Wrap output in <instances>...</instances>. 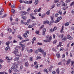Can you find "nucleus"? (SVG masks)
I'll return each instance as SVG.
<instances>
[{
  "label": "nucleus",
  "instance_id": "1",
  "mask_svg": "<svg viewBox=\"0 0 74 74\" xmlns=\"http://www.w3.org/2000/svg\"><path fill=\"white\" fill-rule=\"evenodd\" d=\"M13 65L14 66H12L11 67V70L13 71L15 69H18V64H16V63H14L13 64Z\"/></svg>",
  "mask_w": 74,
  "mask_h": 74
},
{
  "label": "nucleus",
  "instance_id": "2",
  "mask_svg": "<svg viewBox=\"0 0 74 74\" xmlns=\"http://www.w3.org/2000/svg\"><path fill=\"white\" fill-rule=\"evenodd\" d=\"M29 33V31H26V33L23 34V36L26 38L27 37V34H28Z\"/></svg>",
  "mask_w": 74,
  "mask_h": 74
},
{
  "label": "nucleus",
  "instance_id": "3",
  "mask_svg": "<svg viewBox=\"0 0 74 74\" xmlns=\"http://www.w3.org/2000/svg\"><path fill=\"white\" fill-rule=\"evenodd\" d=\"M52 39V36H50L49 38V40H48V39L45 40H43V41L44 42H49Z\"/></svg>",
  "mask_w": 74,
  "mask_h": 74
},
{
  "label": "nucleus",
  "instance_id": "4",
  "mask_svg": "<svg viewBox=\"0 0 74 74\" xmlns=\"http://www.w3.org/2000/svg\"><path fill=\"white\" fill-rule=\"evenodd\" d=\"M21 51L23 52V51H24V49H25V45H21Z\"/></svg>",
  "mask_w": 74,
  "mask_h": 74
},
{
  "label": "nucleus",
  "instance_id": "5",
  "mask_svg": "<svg viewBox=\"0 0 74 74\" xmlns=\"http://www.w3.org/2000/svg\"><path fill=\"white\" fill-rule=\"evenodd\" d=\"M30 19H29L27 20V23H24V25H29V23H30Z\"/></svg>",
  "mask_w": 74,
  "mask_h": 74
},
{
  "label": "nucleus",
  "instance_id": "6",
  "mask_svg": "<svg viewBox=\"0 0 74 74\" xmlns=\"http://www.w3.org/2000/svg\"><path fill=\"white\" fill-rule=\"evenodd\" d=\"M24 3H26V4H31V3H32V1H25Z\"/></svg>",
  "mask_w": 74,
  "mask_h": 74
},
{
  "label": "nucleus",
  "instance_id": "7",
  "mask_svg": "<svg viewBox=\"0 0 74 74\" xmlns=\"http://www.w3.org/2000/svg\"><path fill=\"white\" fill-rule=\"evenodd\" d=\"M36 25V23H34L32 25H29L28 26L29 28H32L33 26H34L35 25Z\"/></svg>",
  "mask_w": 74,
  "mask_h": 74
},
{
  "label": "nucleus",
  "instance_id": "8",
  "mask_svg": "<svg viewBox=\"0 0 74 74\" xmlns=\"http://www.w3.org/2000/svg\"><path fill=\"white\" fill-rule=\"evenodd\" d=\"M64 29V26H62V27L60 31V33H64V31H63Z\"/></svg>",
  "mask_w": 74,
  "mask_h": 74
},
{
  "label": "nucleus",
  "instance_id": "9",
  "mask_svg": "<svg viewBox=\"0 0 74 74\" xmlns=\"http://www.w3.org/2000/svg\"><path fill=\"white\" fill-rule=\"evenodd\" d=\"M66 40H67V37H64L62 39V42H64V41H66Z\"/></svg>",
  "mask_w": 74,
  "mask_h": 74
},
{
  "label": "nucleus",
  "instance_id": "10",
  "mask_svg": "<svg viewBox=\"0 0 74 74\" xmlns=\"http://www.w3.org/2000/svg\"><path fill=\"white\" fill-rule=\"evenodd\" d=\"M18 51V49H16L13 52V53H14V54H15V55H16V53H17Z\"/></svg>",
  "mask_w": 74,
  "mask_h": 74
},
{
  "label": "nucleus",
  "instance_id": "11",
  "mask_svg": "<svg viewBox=\"0 0 74 74\" xmlns=\"http://www.w3.org/2000/svg\"><path fill=\"white\" fill-rule=\"evenodd\" d=\"M42 52V53L43 56H44V57H45V56H46V54H47L46 52L43 51Z\"/></svg>",
  "mask_w": 74,
  "mask_h": 74
},
{
  "label": "nucleus",
  "instance_id": "12",
  "mask_svg": "<svg viewBox=\"0 0 74 74\" xmlns=\"http://www.w3.org/2000/svg\"><path fill=\"white\" fill-rule=\"evenodd\" d=\"M63 36H64V35L63 34L58 35V37H59V38H60V37H61V38H63Z\"/></svg>",
  "mask_w": 74,
  "mask_h": 74
},
{
  "label": "nucleus",
  "instance_id": "13",
  "mask_svg": "<svg viewBox=\"0 0 74 74\" xmlns=\"http://www.w3.org/2000/svg\"><path fill=\"white\" fill-rule=\"evenodd\" d=\"M67 38H68V39H69V40H71V36H70V35L68 34L67 36Z\"/></svg>",
  "mask_w": 74,
  "mask_h": 74
},
{
  "label": "nucleus",
  "instance_id": "14",
  "mask_svg": "<svg viewBox=\"0 0 74 74\" xmlns=\"http://www.w3.org/2000/svg\"><path fill=\"white\" fill-rule=\"evenodd\" d=\"M3 11H4V9H2L1 11H0V15H3L2 12H3Z\"/></svg>",
  "mask_w": 74,
  "mask_h": 74
},
{
  "label": "nucleus",
  "instance_id": "15",
  "mask_svg": "<svg viewBox=\"0 0 74 74\" xmlns=\"http://www.w3.org/2000/svg\"><path fill=\"white\" fill-rule=\"evenodd\" d=\"M6 59H7L8 62H9L10 61V60L11 59H12V58H11V59H10V58H9V57H6Z\"/></svg>",
  "mask_w": 74,
  "mask_h": 74
},
{
  "label": "nucleus",
  "instance_id": "16",
  "mask_svg": "<svg viewBox=\"0 0 74 74\" xmlns=\"http://www.w3.org/2000/svg\"><path fill=\"white\" fill-rule=\"evenodd\" d=\"M38 50L40 52H43V50H42V49L41 48H38Z\"/></svg>",
  "mask_w": 74,
  "mask_h": 74
},
{
  "label": "nucleus",
  "instance_id": "17",
  "mask_svg": "<svg viewBox=\"0 0 74 74\" xmlns=\"http://www.w3.org/2000/svg\"><path fill=\"white\" fill-rule=\"evenodd\" d=\"M39 1L38 0H36L35 1V5H37Z\"/></svg>",
  "mask_w": 74,
  "mask_h": 74
},
{
  "label": "nucleus",
  "instance_id": "18",
  "mask_svg": "<svg viewBox=\"0 0 74 74\" xmlns=\"http://www.w3.org/2000/svg\"><path fill=\"white\" fill-rule=\"evenodd\" d=\"M17 37H18L20 40H23V38L21 37L20 35H18Z\"/></svg>",
  "mask_w": 74,
  "mask_h": 74
},
{
  "label": "nucleus",
  "instance_id": "19",
  "mask_svg": "<svg viewBox=\"0 0 74 74\" xmlns=\"http://www.w3.org/2000/svg\"><path fill=\"white\" fill-rule=\"evenodd\" d=\"M62 19V17L60 16V17H58L57 18V20H58V21H60V20H61Z\"/></svg>",
  "mask_w": 74,
  "mask_h": 74
},
{
  "label": "nucleus",
  "instance_id": "20",
  "mask_svg": "<svg viewBox=\"0 0 74 74\" xmlns=\"http://www.w3.org/2000/svg\"><path fill=\"white\" fill-rule=\"evenodd\" d=\"M58 12L60 14V15H62V11L60 10L58 11Z\"/></svg>",
  "mask_w": 74,
  "mask_h": 74
},
{
  "label": "nucleus",
  "instance_id": "21",
  "mask_svg": "<svg viewBox=\"0 0 74 74\" xmlns=\"http://www.w3.org/2000/svg\"><path fill=\"white\" fill-rule=\"evenodd\" d=\"M56 56L58 58H59L60 57V54L59 53H57L56 54Z\"/></svg>",
  "mask_w": 74,
  "mask_h": 74
},
{
  "label": "nucleus",
  "instance_id": "22",
  "mask_svg": "<svg viewBox=\"0 0 74 74\" xmlns=\"http://www.w3.org/2000/svg\"><path fill=\"white\" fill-rule=\"evenodd\" d=\"M10 48V47H9V46H8L5 48V51H7L8 49H9Z\"/></svg>",
  "mask_w": 74,
  "mask_h": 74
},
{
  "label": "nucleus",
  "instance_id": "23",
  "mask_svg": "<svg viewBox=\"0 0 74 74\" xmlns=\"http://www.w3.org/2000/svg\"><path fill=\"white\" fill-rule=\"evenodd\" d=\"M19 60V57H16V58L14 60L15 61H18Z\"/></svg>",
  "mask_w": 74,
  "mask_h": 74
},
{
  "label": "nucleus",
  "instance_id": "24",
  "mask_svg": "<svg viewBox=\"0 0 74 74\" xmlns=\"http://www.w3.org/2000/svg\"><path fill=\"white\" fill-rule=\"evenodd\" d=\"M71 66H73V67H74V62L73 61H72L71 62Z\"/></svg>",
  "mask_w": 74,
  "mask_h": 74
},
{
  "label": "nucleus",
  "instance_id": "25",
  "mask_svg": "<svg viewBox=\"0 0 74 74\" xmlns=\"http://www.w3.org/2000/svg\"><path fill=\"white\" fill-rule=\"evenodd\" d=\"M11 12L12 14H15V10H14V9H12V10Z\"/></svg>",
  "mask_w": 74,
  "mask_h": 74
},
{
  "label": "nucleus",
  "instance_id": "26",
  "mask_svg": "<svg viewBox=\"0 0 74 74\" xmlns=\"http://www.w3.org/2000/svg\"><path fill=\"white\" fill-rule=\"evenodd\" d=\"M7 30L8 32H12V30L11 29V28L8 29Z\"/></svg>",
  "mask_w": 74,
  "mask_h": 74
},
{
  "label": "nucleus",
  "instance_id": "27",
  "mask_svg": "<svg viewBox=\"0 0 74 74\" xmlns=\"http://www.w3.org/2000/svg\"><path fill=\"white\" fill-rule=\"evenodd\" d=\"M15 5H12L11 6V7L12 8H15Z\"/></svg>",
  "mask_w": 74,
  "mask_h": 74
},
{
  "label": "nucleus",
  "instance_id": "28",
  "mask_svg": "<svg viewBox=\"0 0 74 74\" xmlns=\"http://www.w3.org/2000/svg\"><path fill=\"white\" fill-rule=\"evenodd\" d=\"M41 59V57L40 56H38L36 57V60H37L38 59Z\"/></svg>",
  "mask_w": 74,
  "mask_h": 74
},
{
  "label": "nucleus",
  "instance_id": "29",
  "mask_svg": "<svg viewBox=\"0 0 74 74\" xmlns=\"http://www.w3.org/2000/svg\"><path fill=\"white\" fill-rule=\"evenodd\" d=\"M25 65L26 67H27L28 66H29V64L28 63V62H27L25 63Z\"/></svg>",
  "mask_w": 74,
  "mask_h": 74
},
{
  "label": "nucleus",
  "instance_id": "30",
  "mask_svg": "<svg viewBox=\"0 0 74 74\" xmlns=\"http://www.w3.org/2000/svg\"><path fill=\"white\" fill-rule=\"evenodd\" d=\"M49 35H48L47 36H46V39H47V40H49Z\"/></svg>",
  "mask_w": 74,
  "mask_h": 74
},
{
  "label": "nucleus",
  "instance_id": "31",
  "mask_svg": "<svg viewBox=\"0 0 74 74\" xmlns=\"http://www.w3.org/2000/svg\"><path fill=\"white\" fill-rule=\"evenodd\" d=\"M45 16V14L44 13L42 15V16L41 17L42 18H44Z\"/></svg>",
  "mask_w": 74,
  "mask_h": 74
},
{
  "label": "nucleus",
  "instance_id": "32",
  "mask_svg": "<svg viewBox=\"0 0 74 74\" xmlns=\"http://www.w3.org/2000/svg\"><path fill=\"white\" fill-rule=\"evenodd\" d=\"M71 14H72L73 15H74V9H73L72 10V11H71Z\"/></svg>",
  "mask_w": 74,
  "mask_h": 74
},
{
  "label": "nucleus",
  "instance_id": "33",
  "mask_svg": "<svg viewBox=\"0 0 74 74\" xmlns=\"http://www.w3.org/2000/svg\"><path fill=\"white\" fill-rule=\"evenodd\" d=\"M27 52L28 53L32 52H33V50H32V49H31L29 50H28Z\"/></svg>",
  "mask_w": 74,
  "mask_h": 74
},
{
  "label": "nucleus",
  "instance_id": "34",
  "mask_svg": "<svg viewBox=\"0 0 74 74\" xmlns=\"http://www.w3.org/2000/svg\"><path fill=\"white\" fill-rule=\"evenodd\" d=\"M69 23H66L65 24V26H69Z\"/></svg>",
  "mask_w": 74,
  "mask_h": 74
},
{
  "label": "nucleus",
  "instance_id": "35",
  "mask_svg": "<svg viewBox=\"0 0 74 74\" xmlns=\"http://www.w3.org/2000/svg\"><path fill=\"white\" fill-rule=\"evenodd\" d=\"M54 31V30H53V29H50V32L51 33H52V32H53Z\"/></svg>",
  "mask_w": 74,
  "mask_h": 74
},
{
  "label": "nucleus",
  "instance_id": "36",
  "mask_svg": "<svg viewBox=\"0 0 74 74\" xmlns=\"http://www.w3.org/2000/svg\"><path fill=\"white\" fill-rule=\"evenodd\" d=\"M62 62H60L58 63V65H62Z\"/></svg>",
  "mask_w": 74,
  "mask_h": 74
},
{
  "label": "nucleus",
  "instance_id": "37",
  "mask_svg": "<svg viewBox=\"0 0 74 74\" xmlns=\"http://www.w3.org/2000/svg\"><path fill=\"white\" fill-rule=\"evenodd\" d=\"M71 1V0H66L65 2L66 3H69Z\"/></svg>",
  "mask_w": 74,
  "mask_h": 74
},
{
  "label": "nucleus",
  "instance_id": "38",
  "mask_svg": "<svg viewBox=\"0 0 74 74\" xmlns=\"http://www.w3.org/2000/svg\"><path fill=\"white\" fill-rule=\"evenodd\" d=\"M57 5V6H58V7H59L60 5V2L58 3Z\"/></svg>",
  "mask_w": 74,
  "mask_h": 74
},
{
  "label": "nucleus",
  "instance_id": "39",
  "mask_svg": "<svg viewBox=\"0 0 74 74\" xmlns=\"http://www.w3.org/2000/svg\"><path fill=\"white\" fill-rule=\"evenodd\" d=\"M22 19H24V20H25L26 19V18L25 17V16H22L21 17Z\"/></svg>",
  "mask_w": 74,
  "mask_h": 74
},
{
  "label": "nucleus",
  "instance_id": "40",
  "mask_svg": "<svg viewBox=\"0 0 74 74\" xmlns=\"http://www.w3.org/2000/svg\"><path fill=\"white\" fill-rule=\"evenodd\" d=\"M9 44H10L9 42H7L6 43V45H9Z\"/></svg>",
  "mask_w": 74,
  "mask_h": 74
},
{
  "label": "nucleus",
  "instance_id": "41",
  "mask_svg": "<svg viewBox=\"0 0 74 74\" xmlns=\"http://www.w3.org/2000/svg\"><path fill=\"white\" fill-rule=\"evenodd\" d=\"M58 2H59V0H55L54 1V3H58Z\"/></svg>",
  "mask_w": 74,
  "mask_h": 74
},
{
  "label": "nucleus",
  "instance_id": "42",
  "mask_svg": "<svg viewBox=\"0 0 74 74\" xmlns=\"http://www.w3.org/2000/svg\"><path fill=\"white\" fill-rule=\"evenodd\" d=\"M44 72H45V73H48V72L47 71V70L46 69H45L43 70Z\"/></svg>",
  "mask_w": 74,
  "mask_h": 74
},
{
  "label": "nucleus",
  "instance_id": "43",
  "mask_svg": "<svg viewBox=\"0 0 74 74\" xmlns=\"http://www.w3.org/2000/svg\"><path fill=\"white\" fill-rule=\"evenodd\" d=\"M46 32V29L45 28H43L42 29V32Z\"/></svg>",
  "mask_w": 74,
  "mask_h": 74
},
{
  "label": "nucleus",
  "instance_id": "44",
  "mask_svg": "<svg viewBox=\"0 0 74 74\" xmlns=\"http://www.w3.org/2000/svg\"><path fill=\"white\" fill-rule=\"evenodd\" d=\"M44 27V25H42L41 27L40 28V30H41V29H42L43 27Z\"/></svg>",
  "mask_w": 74,
  "mask_h": 74
},
{
  "label": "nucleus",
  "instance_id": "45",
  "mask_svg": "<svg viewBox=\"0 0 74 74\" xmlns=\"http://www.w3.org/2000/svg\"><path fill=\"white\" fill-rule=\"evenodd\" d=\"M64 71H65V70H63L62 71V72L61 73V74H64Z\"/></svg>",
  "mask_w": 74,
  "mask_h": 74
},
{
  "label": "nucleus",
  "instance_id": "46",
  "mask_svg": "<svg viewBox=\"0 0 74 74\" xmlns=\"http://www.w3.org/2000/svg\"><path fill=\"white\" fill-rule=\"evenodd\" d=\"M64 49L63 47H62L60 49V51H63Z\"/></svg>",
  "mask_w": 74,
  "mask_h": 74
},
{
  "label": "nucleus",
  "instance_id": "47",
  "mask_svg": "<svg viewBox=\"0 0 74 74\" xmlns=\"http://www.w3.org/2000/svg\"><path fill=\"white\" fill-rule=\"evenodd\" d=\"M30 59L31 61H33V58L32 57H30Z\"/></svg>",
  "mask_w": 74,
  "mask_h": 74
},
{
  "label": "nucleus",
  "instance_id": "48",
  "mask_svg": "<svg viewBox=\"0 0 74 74\" xmlns=\"http://www.w3.org/2000/svg\"><path fill=\"white\" fill-rule=\"evenodd\" d=\"M35 33L37 34H39V31H36V32Z\"/></svg>",
  "mask_w": 74,
  "mask_h": 74
},
{
  "label": "nucleus",
  "instance_id": "49",
  "mask_svg": "<svg viewBox=\"0 0 74 74\" xmlns=\"http://www.w3.org/2000/svg\"><path fill=\"white\" fill-rule=\"evenodd\" d=\"M23 2H24V1H23V0H20V2L21 3H23Z\"/></svg>",
  "mask_w": 74,
  "mask_h": 74
},
{
  "label": "nucleus",
  "instance_id": "50",
  "mask_svg": "<svg viewBox=\"0 0 74 74\" xmlns=\"http://www.w3.org/2000/svg\"><path fill=\"white\" fill-rule=\"evenodd\" d=\"M25 23L24 22V21H23V20H22L21 21V23H22V24H23V23L24 24H25L24 23Z\"/></svg>",
  "mask_w": 74,
  "mask_h": 74
},
{
  "label": "nucleus",
  "instance_id": "51",
  "mask_svg": "<svg viewBox=\"0 0 74 74\" xmlns=\"http://www.w3.org/2000/svg\"><path fill=\"white\" fill-rule=\"evenodd\" d=\"M57 29V27H54L53 29V30H54V31H55V30H56Z\"/></svg>",
  "mask_w": 74,
  "mask_h": 74
},
{
  "label": "nucleus",
  "instance_id": "52",
  "mask_svg": "<svg viewBox=\"0 0 74 74\" xmlns=\"http://www.w3.org/2000/svg\"><path fill=\"white\" fill-rule=\"evenodd\" d=\"M46 14L47 15H49L50 12H49V10L47 12Z\"/></svg>",
  "mask_w": 74,
  "mask_h": 74
},
{
  "label": "nucleus",
  "instance_id": "53",
  "mask_svg": "<svg viewBox=\"0 0 74 74\" xmlns=\"http://www.w3.org/2000/svg\"><path fill=\"white\" fill-rule=\"evenodd\" d=\"M59 16V14H56L55 15V16L56 17H58Z\"/></svg>",
  "mask_w": 74,
  "mask_h": 74
},
{
  "label": "nucleus",
  "instance_id": "54",
  "mask_svg": "<svg viewBox=\"0 0 74 74\" xmlns=\"http://www.w3.org/2000/svg\"><path fill=\"white\" fill-rule=\"evenodd\" d=\"M38 45H42V44L41 43H39V42H38L37 43Z\"/></svg>",
  "mask_w": 74,
  "mask_h": 74
},
{
  "label": "nucleus",
  "instance_id": "55",
  "mask_svg": "<svg viewBox=\"0 0 74 74\" xmlns=\"http://www.w3.org/2000/svg\"><path fill=\"white\" fill-rule=\"evenodd\" d=\"M56 71L57 73H59V69H56Z\"/></svg>",
  "mask_w": 74,
  "mask_h": 74
},
{
  "label": "nucleus",
  "instance_id": "56",
  "mask_svg": "<svg viewBox=\"0 0 74 74\" xmlns=\"http://www.w3.org/2000/svg\"><path fill=\"white\" fill-rule=\"evenodd\" d=\"M18 9L19 10H22V9H21V5H19V6Z\"/></svg>",
  "mask_w": 74,
  "mask_h": 74
},
{
  "label": "nucleus",
  "instance_id": "57",
  "mask_svg": "<svg viewBox=\"0 0 74 74\" xmlns=\"http://www.w3.org/2000/svg\"><path fill=\"white\" fill-rule=\"evenodd\" d=\"M62 6H65V5H66V4H65V3H64V2H63L62 3Z\"/></svg>",
  "mask_w": 74,
  "mask_h": 74
},
{
  "label": "nucleus",
  "instance_id": "58",
  "mask_svg": "<svg viewBox=\"0 0 74 74\" xmlns=\"http://www.w3.org/2000/svg\"><path fill=\"white\" fill-rule=\"evenodd\" d=\"M53 44H56V40H54L53 42Z\"/></svg>",
  "mask_w": 74,
  "mask_h": 74
},
{
  "label": "nucleus",
  "instance_id": "59",
  "mask_svg": "<svg viewBox=\"0 0 74 74\" xmlns=\"http://www.w3.org/2000/svg\"><path fill=\"white\" fill-rule=\"evenodd\" d=\"M20 69L21 70H22L23 69V66L22 65H21L20 66Z\"/></svg>",
  "mask_w": 74,
  "mask_h": 74
},
{
  "label": "nucleus",
  "instance_id": "60",
  "mask_svg": "<svg viewBox=\"0 0 74 74\" xmlns=\"http://www.w3.org/2000/svg\"><path fill=\"white\" fill-rule=\"evenodd\" d=\"M62 44V42H59V45H60V47H61V46H62V45H61Z\"/></svg>",
  "mask_w": 74,
  "mask_h": 74
},
{
  "label": "nucleus",
  "instance_id": "61",
  "mask_svg": "<svg viewBox=\"0 0 74 74\" xmlns=\"http://www.w3.org/2000/svg\"><path fill=\"white\" fill-rule=\"evenodd\" d=\"M34 52H35L36 53H38V51L37 50L34 51Z\"/></svg>",
  "mask_w": 74,
  "mask_h": 74
},
{
  "label": "nucleus",
  "instance_id": "62",
  "mask_svg": "<svg viewBox=\"0 0 74 74\" xmlns=\"http://www.w3.org/2000/svg\"><path fill=\"white\" fill-rule=\"evenodd\" d=\"M15 23H14V22H12V23H11V25H15Z\"/></svg>",
  "mask_w": 74,
  "mask_h": 74
},
{
  "label": "nucleus",
  "instance_id": "63",
  "mask_svg": "<svg viewBox=\"0 0 74 74\" xmlns=\"http://www.w3.org/2000/svg\"><path fill=\"white\" fill-rule=\"evenodd\" d=\"M7 16V14H5L3 16V18H5V17H6V16Z\"/></svg>",
  "mask_w": 74,
  "mask_h": 74
},
{
  "label": "nucleus",
  "instance_id": "64",
  "mask_svg": "<svg viewBox=\"0 0 74 74\" xmlns=\"http://www.w3.org/2000/svg\"><path fill=\"white\" fill-rule=\"evenodd\" d=\"M68 62H69V63H70V62H71V60L69 59L68 61Z\"/></svg>",
  "mask_w": 74,
  "mask_h": 74
}]
</instances>
